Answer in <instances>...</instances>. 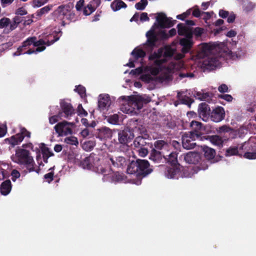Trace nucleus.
Here are the masks:
<instances>
[{
  "label": "nucleus",
  "instance_id": "32",
  "mask_svg": "<svg viewBox=\"0 0 256 256\" xmlns=\"http://www.w3.org/2000/svg\"><path fill=\"white\" fill-rule=\"evenodd\" d=\"M130 100L136 104L138 109H140L143 106V100L141 97H138L134 96H132L129 98Z\"/></svg>",
  "mask_w": 256,
  "mask_h": 256
},
{
  "label": "nucleus",
  "instance_id": "3",
  "mask_svg": "<svg viewBox=\"0 0 256 256\" xmlns=\"http://www.w3.org/2000/svg\"><path fill=\"white\" fill-rule=\"evenodd\" d=\"M134 135L129 130L124 129L118 131V140L120 144L119 149L121 152H126L129 149L128 143L134 138Z\"/></svg>",
  "mask_w": 256,
  "mask_h": 256
},
{
  "label": "nucleus",
  "instance_id": "37",
  "mask_svg": "<svg viewBox=\"0 0 256 256\" xmlns=\"http://www.w3.org/2000/svg\"><path fill=\"white\" fill-rule=\"evenodd\" d=\"M96 10V7H94V6H92L90 3H89L86 7H84L83 14L85 16H89L91 14H92Z\"/></svg>",
  "mask_w": 256,
  "mask_h": 256
},
{
  "label": "nucleus",
  "instance_id": "14",
  "mask_svg": "<svg viewBox=\"0 0 256 256\" xmlns=\"http://www.w3.org/2000/svg\"><path fill=\"white\" fill-rule=\"evenodd\" d=\"M210 106L206 102H202L199 105L198 115L204 122H207L210 118Z\"/></svg>",
  "mask_w": 256,
  "mask_h": 256
},
{
  "label": "nucleus",
  "instance_id": "57",
  "mask_svg": "<svg viewBox=\"0 0 256 256\" xmlns=\"http://www.w3.org/2000/svg\"><path fill=\"white\" fill-rule=\"evenodd\" d=\"M204 30V28L200 27L196 28L192 31V34H194L196 37H200L203 34Z\"/></svg>",
  "mask_w": 256,
  "mask_h": 256
},
{
  "label": "nucleus",
  "instance_id": "47",
  "mask_svg": "<svg viewBox=\"0 0 256 256\" xmlns=\"http://www.w3.org/2000/svg\"><path fill=\"white\" fill-rule=\"evenodd\" d=\"M180 101L181 104L188 106H190V104L194 102V100L187 96L182 97L181 99H180Z\"/></svg>",
  "mask_w": 256,
  "mask_h": 256
},
{
  "label": "nucleus",
  "instance_id": "35",
  "mask_svg": "<svg viewBox=\"0 0 256 256\" xmlns=\"http://www.w3.org/2000/svg\"><path fill=\"white\" fill-rule=\"evenodd\" d=\"M111 181L114 182H118L122 181L124 180L122 174L118 172H116L110 176Z\"/></svg>",
  "mask_w": 256,
  "mask_h": 256
},
{
  "label": "nucleus",
  "instance_id": "29",
  "mask_svg": "<svg viewBox=\"0 0 256 256\" xmlns=\"http://www.w3.org/2000/svg\"><path fill=\"white\" fill-rule=\"evenodd\" d=\"M168 158L166 157L168 162L170 164L171 166L180 165L178 163V153L176 152H172L168 156Z\"/></svg>",
  "mask_w": 256,
  "mask_h": 256
},
{
  "label": "nucleus",
  "instance_id": "34",
  "mask_svg": "<svg viewBox=\"0 0 256 256\" xmlns=\"http://www.w3.org/2000/svg\"><path fill=\"white\" fill-rule=\"evenodd\" d=\"M162 56H164L163 48H160L157 52H154L149 56V60H154L155 59L160 58Z\"/></svg>",
  "mask_w": 256,
  "mask_h": 256
},
{
  "label": "nucleus",
  "instance_id": "51",
  "mask_svg": "<svg viewBox=\"0 0 256 256\" xmlns=\"http://www.w3.org/2000/svg\"><path fill=\"white\" fill-rule=\"evenodd\" d=\"M232 130V128L228 126L224 125L218 128V132L220 133L228 132Z\"/></svg>",
  "mask_w": 256,
  "mask_h": 256
},
{
  "label": "nucleus",
  "instance_id": "23",
  "mask_svg": "<svg viewBox=\"0 0 256 256\" xmlns=\"http://www.w3.org/2000/svg\"><path fill=\"white\" fill-rule=\"evenodd\" d=\"M150 159L156 163H159L162 162L163 159H166V156L162 154V152H160L152 148L150 156Z\"/></svg>",
  "mask_w": 256,
  "mask_h": 256
},
{
  "label": "nucleus",
  "instance_id": "31",
  "mask_svg": "<svg viewBox=\"0 0 256 256\" xmlns=\"http://www.w3.org/2000/svg\"><path fill=\"white\" fill-rule=\"evenodd\" d=\"M52 4H48L38 10L36 12V16L40 17L43 14H48L52 9Z\"/></svg>",
  "mask_w": 256,
  "mask_h": 256
},
{
  "label": "nucleus",
  "instance_id": "16",
  "mask_svg": "<svg viewBox=\"0 0 256 256\" xmlns=\"http://www.w3.org/2000/svg\"><path fill=\"white\" fill-rule=\"evenodd\" d=\"M35 40H36V36H32L29 37L26 40H24L22 43V45L19 46L17 50L14 53V56H18L22 54L26 48L30 46L31 45H34V42H35Z\"/></svg>",
  "mask_w": 256,
  "mask_h": 256
},
{
  "label": "nucleus",
  "instance_id": "59",
  "mask_svg": "<svg viewBox=\"0 0 256 256\" xmlns=\"http://www.w3.org/2000/svg\"><path fill=\"white\" fill-rule=\"evenodd\" d=\"M158 36H160V38L162 40H166L170 38V36L164 30H160L158 34Z\"/></svg>",
  "mask_w": 256,
  "mask_h": 256
},
{
  "label": "nucleus",
  "instance_id": "20",
  "mask_svg": "<svg viewBox=\"0 0 256 256\" xmlns=\"http://www.w3.org/2000/svg\"><path fill=\"white\" fill-rule=\"evenodd\" d=\"M112 164L114 167L123 168L128 164L127 160L124 156H118L110 158Z\"/></svg>",
  "mask_w": 256,
  "mask_h": 256
},
{
  "label": "nucleus",
  "instance_id": "18",
  "mask_svg": "<svg viewBox=\"0 0 256 256\" xmlns=\"http://www.w3.org/2000/svg\"><path fill=\"white\" fill-rule=\"evenodd\" d=\"M218 60L215 57H208L202 62V68L204 70H214L218 66Z\"/></svg>",
  "mask_w": 256,
  "mask_h": 256
},
{
  "label": "nucleus",
  "instance_id": "30",
  "mask_svg": "<svg viewBox=\"0 0 256 256\" xmlns=\"http://www.w3.org/2000/svg\"><path fill=\"white\" fill-rule=\"evenodd\" d=\"M154 146L156 150H160L162 149H167L169 145L164 140H158L154 142Z\"/></svg>",
  "mask_w": 256,
  "mask_h": 256
},
{
  "label": "nucleus",
  "instance_id": "22",
  "mask_svg": "<svg viewBox=\"0 0 256 256\" xmlns=\"http://www.w3.org/2000/svg\"><path fill=\"white\" fill-rule=\"evenodd\" d=\"M111 100L108 94H100L98 106L101 110H104L110 106Z\"/></svg>",
  "mask_w": 256,
  "mask_h": 256
},
{
  "label": "nucleus",
  "instance_id": "28",
  "mask_svg": "<svg viewBox=\"0 0 256 256\" xmlns=\"http://www.w3.org/2000/svg\"><path fill=\"white\" fill-rule=\"evenodd\" d=\"M131 54L136 60L139 58H143L146 56V52L141 48H135L132 52Z\"/></svg>",
  "mask_w": 256,
  "mask_h": 256
},
{
  "label": "nucleus",
  "instance_id": "54",
  "mask_svg": "<svg viewBox=\"0 0 256 256\" xmlns=\"http://www.w3.org/2000/svg\"><path fill=\"white\" fill-rule=\"evenodd\" d=\"M62 117L58 113L56 115H54L51 116L49 118V122L50 124H54L58 122L59 120V118Z\"/></svg>",
  "mask_w": 256,
  "mask_h": 256
},
{
  "label": "nucleus",
  "instance_id": "52",
  "mask_svg": "<svg viewBox=\"0 0 256 256\" xmlns=\"http://www.w3.org/2000/svg\"><path fill=\"white\" fill-rule=\"evenodd\" d=\"M143 72V68L142 66L138 67L134 70H132L130 74L132 76H138L140 74H142Z\"/></svg>",
  "mask_w": 256,
  "mask_h": 256
},
{
  "label": "nucleus",
  "instance_id": "12",
  "mask_svg": "<svg viewBox=\"0 0 256 256\" xmlns=\"http://www.w3.org/2000/svg\"><path fill=\"white\" fill-rule=\"evenodd\" d=\"M156 20L158 22V26L161 28H170L176 22V20H172V18H167L166 15L162 12L158 14Z\"/></svg>",
  "mask_w": 256,
  "mask_h": 256
},
{
  "label": "nucleus",
  "instance_id": "44",
  "mask_svg": "<svg viewBox=\"0 0 256 256\" xmlns=\"http://www.w3.org/2000/svg\"><path fill=\"white\" fill-rule=\"evenodd\" d=\"M65 142L70 144L77 146L78 144V138L75 136H70L65 139Z\"/></svg>",
  "mask_w": 256,
  "mask_h": 256
},
{
  "label": "nucleus",
  "instance_id": "13",
  "mask_svg": "<svg viewBox=\"0 0 256 256\" xmlns=\"http://www.w3.org/2000/svg\"><path fill=\"white\" fill-rule=\"evenodd\" d=\"M226 114L224 108L218 106L213 109L210 112V119L216 122H218L224 120Z\"/></svg>",
  "mask_w": 256,
  "mask_h": 256
},
{
  "label": "nucleus",
  "instance_id": "60",
  "mask_svg": "<svg viewBox=\"0 0 256 256\" xmlns=\"http://www.w3.org/2000/svg\"><path fill=\"white\" fill-rule=\"evenodd\" d=\"M138 154L140 156L144 157L148 154V148L145 147L138 148Z\"/></svg>",
  "mask_w": 256,
  "mask_h": 256
},
{
  "label": "nucleus",
  "instance_id": "63",
  "mask_svg": "<svg viewBox=\"0 0 256 256\" xmlns=\"http://www.w3.org/2000/svg\"><path fill=\"white\" fill-rule=\"evenodd\" d=\"M202 50L204 52H210L212 50V46L208 44L204 43L202 45Z\"/></svg>",
  "mask_w": 256,
  "mask_h": 256
},
{
  "label": "nucleus",
  "instance_id": "24",
  "mask_svg": "<svg viewBox=\"0 0 256 256\" xmlns=\"http://www.w3.org/2000/svg\"><path fill=\"white\" fill-rule=\"evenodd\" d=\"M12 190V184L10 180H7L2 182L0 185V192L4 196L8 195Z\"/></svg>",
  "mask_w": 256,
  "mask_h": 256
},
{
  "label": "nucleus",
  "instance_id": "55",
  "mask_svg": "<svg viewBox=\"0 0 256 256\" xmlns=\"http://www.w3.org/2000/svg\"><path fill=\"white\" fill-rule=\"evenodd\" d=\"M244 157L249 160H254L256 158V152H246L244 154Z\"/></svg>",
  "mask_w": 256,
  "mask_h": 256
},
{
  "label": "nucleus",
  "instance_id": "19",
  "mask_svg": "<svg viewBox=\"0 0 256 256\" xmlns=\"http://www.w3.org/2000/svg\"><path fill=\"white\" fill-rule=\"evenodd\" d=\"M184 160L186 163L196 164L200 162L201 158L198 152H190L184 156Z\"/></svg>",
  "mask_w": 256,
  "mask_h": 256
},
{
  "label": "nucleus",
  "instance_id": "64",
  "mask_svg": "<svg viewBox=\"0 0 256 256\" xmlns=\"http://www.w3.org/2000/svg\"><path fill=\"white\" fill-rule=\"evenodd\" d=\"M140 19L142 22H148L150 20V18L148 16V14L145 12L141 14Z\"/></svg>",
  "mask_w": 256,
  "mask_h": 256
},
{
  "label": "nucleus",
  "instance_id": "39",
  "mask_svg": "<svg viewBox=\"0 0 256 256\" xmlns=\"http://www.w3.org/2000/svg\"><path fill=\"white\" fill-rule=\"evenodd\" d=\"M210 141L214 145L222 146V138L218 136H212L210 137Z\"/></svg>",
  "mask_w": 256,
  "mask_h": 256
},
{
  "label": "nucleus",
  "instance_id": "61",
  "mask_svg": "<svg viewBox=\"0 0 256 256\" xmlns=\"http://www.w3.org/2000/svg\"><path fill=\"white\" fill-rule=\"evenodd\" d=\"M12 180L15 182L20 176V173L16 170H13L12 172Z\"/></svg>",
  "mask_w": 256,
  "mask_h": 256
},
{
  "label": "nucleus",
  "instance_id": "7",
  "mask_svg": "<svg viewBox=\"0 0 256 256\" xmlns=\"http://www.w3.org/2000/svg\"><path fill=\"white\" fill-rule=\"evenodd\" d=\"M198 134L194 132L184 134L182 136V144L184 148L190 150L194 148L196 146L194 142L195 137H198Z\"/></svg>",
  "mask_w": 256,
  "mask_h": 256
},
{
  "label": "nucleus",
  "instance_id": "46",
  "mask_svg": "<svg viewBox=\"0 0 256 256\" xmlns=\"http://www.w3.org/2000/svg\"><path fill=\"white\" fill-rule=\"evenodd\" d=\"M48 1V0H33L32 5L34 8H38L44 5Z\"/></svg>",
  "mask_w": 256,
  "mask_h": 256
},
{
  "label": "nucleus",
  "instance_id": "50",
  "mask_svg": "<svg viewBox=\"0 0 256 256\" xmlns=\"http://www.w3.org/2000/svg\"><path fill=\"white\" fill-rule=\"evenodd\" d=\"M42 156L47 157V158H50V157L54 156V154L52 152H50L49 148H48L47 147L44 148L42 149Z\"/></svg>",
  "mask_w": 256,
  "mask_h": 256
},
{
  "label": "nucleus",
  "instance_id": "48",
  "mask_svg": "<svg viewBox=\"0 0 256 256\" xmlns=\"http://www.w3.org/2000/svg\"><path fill=\"white\" fill-rule=\"evenodd\" d=\"M108 121L110 124H116L118 122V116L116 114H114L112 116H110L108 117Z\"/></svg>",
  "mask_w": 256,
  "mask_h": 256
},
{
  "label": "nucleus",
  "instance_id": "15",
  "mask_svg": "<svg viewBox=\"0 0 256 256\" xmlns=\"http://www.w3.org/2000/svg\"><path fill=\"white\" fill-rule=\"evenodd\" d=\"M192 38H184L180 40V44L182 46V54H180V58L184 57V54L188 53L193 46V42Z\"/></svg>",
  "mask_w": 256,
  "mask_h": 256
},
{
  "label": "nucleus",
  "instance_id": "1",
  "mask_svg": "<svg viewBox=\"0 0 256 256\" xmlns=\"http://www.w3.org/2000/svg\"><path fill=\"white\" fill-rule=\"evenodd\" d=\"M153 171L151 166L146 160L137 159L132 160L128 165L127 172L130 174H136L137 176H146Z\"/></svg>",
  "mask_w": 256,
  "mask_h": 256
},
{
  "label": "nucleus",
  "instance_id": "38",
  "mask_svg": "<svg viewBox=\"0 0 256 256\" xmlns=\"http://www.w3.org/2000/svg\"><path fill=\"white\" fill-rule=\"evenodd\" d=\"M175 50L172 48L170 46H166L164 48V50H163L164 57L170 58L172 57L174 53Z\"/></svg>",
  "mask_w": 256,
  "mask_h": 256
},
{
  "label": "nucleus",
  "instance_id": "36",
  "mask_svg": "<svg viewBox=\"0 0 256 256\" xmlns=\"http://www.w3.org/2000/svg\"><path fill=\"white\" fill-rule=\"evenodd\" d=\"M81 165L84 168L90 169L92 166V158L90 157H86L81 161Z\"/></svg>",
  "mask_w": 256,
  "mask_h": 256
},
{
  "label": "nucleus",
  "instance_id": "41",
  "mask_svg": "<svg viewBox=\"0 0 256 256\" xmlns=\"http://www.w3.org/2000/svg\"><path fill=\"white\" fill-rule=\"evenodd\" d=\"M256 4L254 3L248 2L244 4L243 9L246 12H248L252 11L254 8Z\"/></svg>",
  "mask_w": 256,
  "mask_h": 256
},
{
  "label": "nucleus",
  "instance_id": "49",
  "mask_svg": "<svg viewBox=\"0 0 256 256\" xmlns=\"http://www.w3.org/2000/svg\"><path fill=\"white\" fill-rule=\"evenodd\" d=\"M77 112L78 116H87V112L83 108L82 104H79L77 108Z\"/></svg>",
  "mask_w": 256,
  "mask_h": 256
},
{
  "label": "nucleus",
  "instance_id": "58",
  "mask_svg": "<svg viewBox=\"0 0 256 256\" xmlns=\"http://www.w3.org/2000/svg\"><path fill=\"white\" fill-rule=\"evenodd\" d=\"M54 172H48L44 176V178L46 181L50 183L54 180Z\"/></svg>",
  "mask_w": 256,
  "mask_h": 256
},
{
  "label": "nucleus",
  "instance_id": "33",
  "mask_svg": "<svg viewBox=\"0 0 256 256\" xmlns=\"http://www.w3.org/2000/svg\"><path fill=\"white\" fill-rule=\"evenodd\" d=\"M238 155V146H230L227 148L226 151L225 156H230Z\"/></svg>",
  "mask_w": 256,
  "mask_h": 256
},
{
  "label": "nucleus",
  "instance_id": "11",
  "mask_svg": "<svg viewBox=\"0 0 256 256\" xmlns=\"http://www.w3.org/2000/svg\"><path fill=\"white\" fill-rule=\"evenodd\" d=\"M147 40L144 46L146 48L152 50L156 46V43L158 41V35L155 32L154 30H150L146 33Z\"/></svg>",
  "mask_w": 256,
  "mask_h": 256
},
{
  "label": "nucleus",
  "instance_id": "42",
  "mask_svg": "<svg viewBox=\"0 0 256 256\" xmlns=\"http://www.w3.org/2000/svg\"><path fill=\"white\" fill-rule=\"evenodd\" d=\"M74 90V91L78 92L82 98L86 97V90L84 86H82V85H78V86H76Z\"/></svg>",
  "mask_w": 256,
  "mask_h": 256
},
{
  "label": "nucleus",
  "instance_id": "6",
  "mask_svg": "<svg viewBox=\"0 0 256 256\" xmlns=\"http://www.w3.org/2000/svg\"><path fill=\"white\" fill-rule=\"evenodd\" d=\"M180 165L171 166L167 167L165 171V175L168 178H178L180 175L181 177H190V174L186 170H184L182 174L179 168Z\"/></svg>",
  "mask_w": 256,
  "mask_h": 256
},
{
  "label": "nucleus",
  "instance_id": "5",
  "mask_svg": "<svg viewBox=\"0 0 256 256\" xmlns=\"http://www.w3.org/2000/svg\"><path fill=\"white\" fill-rule=\"evenodd\" d=\"M60 104V110L58 112L62 117L70 120L72 116L75 115L76 110L71 103L68 102L65 100H62Z\"/></svg>",
  "mask_w": 256,
  "mask_h": 256
},
{
  "label": "nucleus",
  "instance_id": "40",
  "mask_svg": "<svg viewBox=\"0 0 256 256\" xmlns=\"http://www.w3.org/2000/svg\"><path fill=\"white\" fill-rule=\"evenodd\" d=\"M148 4V2L147 0H140V2L135 4V8L138 10H142L145 9Z\"/></svg>",
  "mask_w": 256,
  "mask_h": 256
},
{
  "label": "nucleus",
  "instance_id": "25",
  "mask_svg": "<svg viewBox=\"0 0 256 256\" xmlns=\"http://www.w3.org/2000/svg\"><path fill=\"white\" fill-rule=\"evenodd\" d=\"M202 152H204V157L208 160L213 159L216 156L215 150L206 146H202Z\"/></svg>",
  "mask_w": 256,
  "mask_h": 256
},
{
  "label": "nucleus",
  "instance_id": "53",
  "mask_svg": "<svg viewBox=\"0 0 256 256\" xmlns=\"http://www.w3.org/2000/svg\"><path fill=\"white\" fill-rule=\"evenodd\" d=\"M190 126L192 127L195 129L196 131H197L201 130L202 124L196 121H192L190 124Z\"/></svg>",
  "mask_w": 256,
  "mask_h": 256
},
{
  "label": "nucleus",
  "instance_id": "45",
  "mask_svg": "<svg viewBox=\"0 0 256 256\" xmlns=\"http://www.w3.org/2000/svg\"><path fill=\"white\" fill-rule=\"evenodd\" d=\"M10 23V20L8 18H3L0 20V28L8 26Z\"/></svg>",
  "mask_w": 256,
  "mask_h": 256
},
{
  "label": "nucleus",
  "instance_id": "21",
  "mask_svg": "<svg viewBox=\"0 0 256 256\" xmlns=\"http://www.w3.org/2000/svg\"><path fill=\"white\" fill-rule=\"evenodd\" d=\"M178 33L180 36H184L187 38H192V28L186 26L184 24L180 23L177 26Z\"/></svg>",
  "mask_w": 256,
  "mask_h": 256
},
{
  "label": "nucleus",
  "instance_id": "4",
  "mask_svg": "<svg viewBox=\"0 0 256 256\" xmlns=\"http://www.w3.org/2000/svg\"><path fill=\"white\" fill-rule=\"evenodd\" d=\"M72 8V4H62L51 14L52 18L58 22H64V19Z\"/></svg>",
  "mask_w": 256,
  "mask_h": 256
},
{
  "label": "nucleus",
  "instance_id": "56",
  "mask_svg": "<svg viewBox=\"0 0 256 256\" xmlns=\"http://www.w3.org/2000/svg\"><path fill=\"white\" fill-rule=\"evenodd\" d=\"M218 98H219L224 100L228 102H231L233 100L232 96L228 94H219L218 96Z\"/></svg>",
  "mask_w": 256,
  "mask_h": 256
},
{
  "label": "nucleus",
  "instance_id": "9",
  "mask_svg": "<svg viewBox=\"0 0 256 256\" xmlns=\"http://www.w3.org/2000/svg\"><path fill=\"white\" fill-rule=\"evenodd\" d=\"M60 33H62L61 31L54 32L47 36L46 41L43 39H40L38 40H35V42H34V46H38L44 45L50 46L59 40L60 36L58 35Z\"/></svg>",
  "mask_w": 256,
  "mask_h": 256
},
{
  "label": "nucleus",
  "instance_id": "10",
  "mask_svg": "<svg viewBox=\"0 0 256 256\" xmlns=\"http://www.w3.org/2000/svg\"><path fill=\"white\" fill-rule=\"evenodd\" d=\"M30 132L27 130L25 128H20V132L14 136H12L9 139H8L10 144L14 146L20 144L24 140V137L30 138Z\"/></svg>",
  "mask_w": 256,
  "mask_h": 256
},
{
  "label": "nucleus",
  "instance_id": "27",
  "mask_svg": "<svg viewBox=\"0 0 256 256\" xmlns=\"http://www.w3.org/2000/svg\"><path fill=\"white\" fill-rule=\"evenodd\" d=\"M110 7L114 12H116L122 8H126L127 5L122 0H114L111 3Z\"/></svg>",
  "mask_w": 256,
  "mask_h": 256
},
{
  "label": "nucleus",
  "instance_id": "8",
  "mask_svg": "<svg viewBox=\"0 0 256 256\" xmlns=\"http://www.w3.org/2000/svg\"><path fill=\"white\" fill-rule=\"evenodd\" d=\"M74 125L73 122H70L66 120L58 122L54 126V130L56 133L60 136H66L72 134V126Z\"/></svg>",
  "mask_w": 256,
  "mask_h": 256
},
{
  "label": "nucleus",
  "instance_id": "2",
  "mask_svg": "<svg viewBox=\"0 0 256 256\" xmlns=\"http://www.w3.org/2000/svg\"><path fill=\"white\" fill-rule=\"evenodd\" d=\"M10 158L14 162L24 166L29 172L34 170V162L28 150L19 148L16 150L15 155L12 154Z\"/></svg>",
  "mask_w": 256,
  "mask_h": 256
},
{
  "label": "nucleus",
  "instance_id": "62",
  "mask_svg": "<svg viewBox=\"0 0 256 256\" xmlns=\"http://www.w3.org/2000/svg\"><path fill=\"white\" fill-rule=\"evenodd\" d=\"M141 80L147 82H150L152 80V78L151 76L149 74H143L140 76Z\"/></svg>",
  "mask_w": 256,
  "mask_h": 256
},
{
  "label": "nucleus",
  "instance_id": "26",
  "mask_svg": "<svg viewBox=\"0 0 256 256\" xmlns=\"http://www.w3.org/2000/svg\"><path fill=\"white\" fill-rule=\"evenodd\" d=\"M146 138L142 136H138L134 140L133 142L134 146L137 148L145 147L148 144L146 141Z\"/></svg>",
  "mask_w": 256,
  "mask_h": 256
},
{
  "label": "nucleus",
  "instance_id": "43",
  "mask_svg": "<svg viewBox=\"0 0 256 256\" xmlns=\"http://www.w3.org/2000/svg\"><path fill=\"white\" fill-rule=\"evenodd\" d=\"M194 96L201 100H206L210 97L208 93H202L200 92H196Z\"/></svg>",
  "mask_w": 256,
  "mask_h": 256
},
{
  "label": "nucleus",
  "instance_id": "17",
  "mask_svg": "<svg viewBox=\"0 0 256 256\" xmlns=\"http://www.w3.org/2000/svg\"><path fill=\"white\" fill-rule=\"evenodd\" d=\"M115 130L113 131L108 128L104 126L98 130L96 136L100 140H106L110 138L113 132H116Z\"/></svg>",
  "mask_w": 256,
  "mask_h": 256
}]
</instances>
